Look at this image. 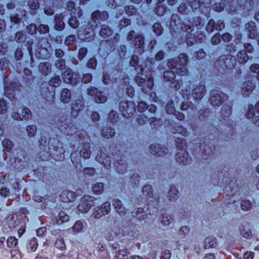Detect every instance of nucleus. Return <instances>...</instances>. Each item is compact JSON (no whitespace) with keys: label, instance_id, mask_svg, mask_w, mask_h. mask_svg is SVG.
<instances>
[{"label":"nucleus","instance_id":"obj_1","mask_svg":"<svg viewBox=\"0 0 259 259\" xmlns=\"http://www.w3.org/2000/svg\"><path fill=\"white\" fill-rule=\"evenodd\" d=\"M205 22L203 19L198 17L195 18L193 22L188 21L186 23H181V20L177 14H174L171 17L170 28L175 32L181 30L187 32L186 42L188 45H192L195 42H201L204 39L202 33Z\"/></svg>","mask_w":259,"mask_h":259},{"label":"nucleus","instance_id":"obj_2","mask_svg":"<svg viewBox=\"0 0 259 259\" xmlns=\"http://www.w3.org/2000/svg\"><path fill=\"white\" fill-rule=\"evenodd\" d=\"M52 123L56 125L60 131L67 135H72L76 133L72 121L67 115L63 113L53 117Z\"/></svg>","mask_w":259,"mask_h":259},{"label":"nucleus","instance_id":"obj_3","mask_svg":"<svg viewBox=\"0 0 259 259\" xmlns=\"http://www.w3.org/2000/svg\"><path fill=\"white\" fill-rule=\"evenodd\" d=\"M143 194L147 199H150L147 204V210L150 214L157 213L158 211V200L153 197L152 187L150 185H145L143 188Z\"/></svg>","mask_w":259,"mask_h":259},{"label":"nucleus","instance_id":"obj_4","mask_svg":"<svg viewBox=\"0 0 259 259\" xmlns=\"http://www.w3.org/2000/svg\"><path fill=\"white\" fill-rule=\"evenodd\" d=\"M177 147L181 149V151L177 153L176 155L177 161L182 164H187L190 163L191 160L189 156L188 153L183 149L186 147V141L184 139L178 138L176 141Z\"/></svg>","mask_w":259,"mask_h":259},{"label":"nucleus","instance_id":"obj_5","mask_svg":"<svg viewBox=\"0 0 259 259\" xmlns=\"http://www.w3.org/2000/svg\"><path fill=\"white\" fill-rule=\"evenodd\" d=\"M235 63V59L232 55H223L215 62V67L219 70L222 69L226 71L233 68Z\"/></svg>","mask_w":259,"mask_h":259},{"label":"nucleus","instance_id":"obj_6","mask_svg":"<svg viewBox=\"0 0 259 259\" xmlns=\"http://www.w3.org/2000/svg\"><path fill=\"white\" fill-rule=\"evenodd\" d=\"M98 203V198L87 195L82 199L81 202L78 205L77 208L79 211L84 213L88 212L93 206H95Z\"/></svg>","mask_w":259,"mask_h":259},{"label":"nucleus","instance_id":"obj_7","mask_svg":"<svg viewBox=\"0 0 259 259\" xmlns=\"http://www.w3.org/2000/svg\"><path fill=\"white\" fill-rule=\"evenodd\" d=\"M119 110L125 118L133 116L136 111V105L134 102L122 101L119 104Z\"/></svg>","mask_w":259,"mask_h":259},{"label":"nucleus","instance_id":"obj_8","mask_svg":"<svg viewBox=\"0 0 259 259\" xmlns=\"http://www.w3.org/2000/svg\"><path fill=\"white\" fill-rule=\"evenodd\" d=\"M135 80L137 84L141 87L142 91L145 93L150 92L154 85L153 79L152 78H149L146 81L145 78L140 76H136Z\"/></svg>","mask_w":259,"mask_h":259},{"label":"nucleus","instance_id":"obj_9","mask_svg":"<svg viewBox=\"0 0 259 259\" xmlns=\"http://www.w3.org/2000/svg\"><path fill=\"white\" fill-rule=\"evenodd\" d=\"M88 26H91V28L88 27L83 29L80 28L78 32V38L80 39L85 41H89L94 38L95 33L94 32V24H91V22L88 24Z\"/></svg>","mask_w":259,"mask_h":259},{"label":"nucleus","instance_id":"obj_10","mask_svg":"<svg viewBox=\"0 0 259 259\" xmlns=\"http://www.w3.org/2000/svg\"><path fill=\"white\" fill-rule=\"evenodd\" d=\"M106 153L107 150L105 148L101 149L100 154L96 157V160L100 163L103 164L106 168H108L111 164V157Z\"/></svg>","mask_w":259,"mask_h":259},{"label":"nucleus","instance_id":"obj_11","mask_svg":"<svg viewBox=\"0 0 259 259\" xmlns=\"http://www.w3.org/2000/svg\"><path fill=\"white\" fill-rule=\"evenodd\" d=\"M228 98L227 95L224 93H218L212 92L210 97V101L213 106H220L224 101Z\"/></svg>","mask_w":259,"mask_h":259},{"label":"nucleus","instance_id":"obj_12","mask_svg":"<svg viewBox=\"0 0 259 259\" xmlns=\"http://www.w3.org/2000/svg\"><path fill=\"white\" fill-rule=\"evenodd\" d=\"M75 153H72L71 155V160L73 164L78 163V161L80 162V156L83 157L84 158H89L91 154V151L90 150V144L89 143L84 144L83 148L80 151V156L78 157L77 159L74 158V156Z\"/></svg>","mask_w":259,"mask_h":259},{"label":"nucleus","instance_id":"obj_13","mask_svg":"<svg viewBox=\"0 0 259 259\" xmlns=\"http://www.w3.org/2000/svg\"><path fill=\"white\" fill-rule=\"evenodd\" d=\"M150 151L155 156H162L167 153L168 149L165 146L156 144L151 145Z\"/></svg>","mask_w":259,"mask_h":259},{"label":"nucleus","instance_id":"obj_14","mask_svg":"<svg viewBox=\"0 0 259 259\" xmlns=\"http://www.w3.org/2000/svg\"><path fill=\"white\" fill-rule=\"evenodd\" d=\"M32 117V114L30 110L25 108L22 110L21 113L13 112L12 113V117L17 120H21L23 119L28 120Z\"/></svg>","mask_w":259,"mask_h":259},{"label":"nucleus","instance_id":"obj_15","mask_svg":"<svg viewBox=\"0 0 259 259\" xmlns=\"http://www.w3.org/2000/svg\"><path fill=\"white\" fill-rule=\"evenodd\" d=\"M225 27V24L222 20H218L217 23H215L213 19L209 20L208 24L206 27V30L208 32H211L215 29L221 30Z\"/></svg>","mask_w":259,"mask_h":259},{"label":"nucleus","instance_id":"obj_16","mask_svg":"<svg viewBox=\"0 0 259 259\" xmlns=\"http://www.w3.org/2000/svg\"><path fill=\"white\" fill-rule=\"evenodd\" d=\"M42 97L49 102H53L55 98V92L54 89L50 91L49 89L48 84H42L41 90Z\"/></svg>","mask_w":259,"mask_h":259},{"label":"nucleus","instance_id":"obj_17","mask_svg":"<svg viewBox=\"0 0 259 259\" xmlns=\"http://www.w3.org/2000/svg\"><path fill=\"white\" fill-rule=\"evenodd\" d=\"M88 94L91 96H95V101L98 103H103L107 101V97L103 92L98 91L97 89L88 90Z\"/></svg>","mask_w":259,"mask_h":259},{"label":"nucleus","instance_id":"obj_18","mask_svg":"<svg viewBox=\"0 0 259 259\" xmlns=\"http://www.w3.org/2000/svg\"><path fill=\"white\" fill-rule=\"evenodd\" d=\"M251 228L249 223L243 222L240 227L241 235L246 238H251L252 237Z\"/></svg>","mask_w":259,"mask_h":259},{"label":"nucleus","instance_id":"obj_19","mask_svg":"<svg viewBox=\"0 0 259 259\" xmlns=\"http://www.w3.org/2000/svg\"><path fill=\"white\" fill-rule=\"evenodd\" d=\"M84 103L82 100H76L72 104L71 114L72 116L76 117L78 115V112L83 109Z\"/></svg>","mask_w":259,"mask_h":259},{"label":"nucleus","instance_id":"obj_20","mask_svg":"<svg viewBox=\"0 0 259 259\" xmlns=\"http://www.w3.org/2000/svg\"><path fill=\"white\" fill-rule=\"evenodd\" d=\"M254 88L255 85L252 81H247L244 82L241 86L242 95L244 97H248Z\"/></svg>","mask_w":259,"mask_h":259},{"label":"nucleus","instance_id":"obj_21","mask_svg":"<svg viewBox=\"0 0 259 259\" xmlns=\"http://www.w3.org/2000/svg\"><path fill=\"white\" fill-rule=\"evenodd\" d=\"M205 93V87L203 84H200L194 88L192 91V95L196 100L201 99Z\"/></svg>","mask_w":259,"mask_h":259},{"label":"nucleus","instance_id":"obj_22","mask_svg":"<svg viewBox=\"0 0 259 259\" xmlns=\"http://www.w3.org/2000/svg\"><path fill=\"white\" fill-rule=\"evenodd\" d=\"M108 16L106 12H100L99 11L94 12L92 14V20L96 24V27L98 25L96 21L98 20L105 21L108 19Z\"/></svg>","mask_w":259,"mask_h":259},{"label":"nucleus","instance_id":"obj_23","mask_svg":"<svg viewBox=\"0 0 259 259\" xmlns=\"http://www.w3.org/2000/svg\"><path fill=\"white\" fill-rule=\"evenodd\" d=\"M112 205L119 214L124 215L126 213V209L119 199H114L112 201Z\"/></svg>","mask_w":259,"mask_h":259},{"label":"nucleus","instance_id":"obj_24","mask_svg":"<svg viewBox=\"0 0 259 259\" xmlns=\"http://www.w3.org/2000/svg\"><path fill=\"white\" fill-rule=\"evenodd\" d=\"M246 29L248 32V36L250 38H256L258 36V33L256 31L255 23L250 21L246 24Z\"/></svg>","mask_w":259,"mask_h":259},{"label":"nucleus","instance_id":"obj_25","mask_svg":"<svg viewBox=\"0 0 259 259\" xmlns=\"http://www.w3.org/2000/svg\"><path fill=\"white\" fill-rule=\"evenodd\" d=\"M155 119V117H148L145 114H141L138 115L137 121L139 125H143L145 124H147L149 123L151 124V123L153 122Z\"/></svg>","mask_w":259,"mask_h":259},{"label":"nucleus","instance_id":"obj_26","mask_svg":"<svg viewBox=\"0 0 259 259\" xmlns=\"http://www.w3.org/2000/svg\"><path fill=\"white\" fill-rule=\"evenodd\" d=\"M212 142L213 141H211V142L209 143L208 142H206V141H205L204 144H200V148L204 151L202 155L204 158L206 159V156H208V157H209V156L211 155L212 153V149L209 145H211Z\"/></svg>","mask_w":259,"mask_h":259},{"label":"nucleus","instance_id":"obj_27","mask_svg":"<svg viewBox=\"0 0 259 259\" xmlns=\"http://www.w3.org/2000/svg\"><path fill=\"white\" fill-rule=\"evenodd\" d=\"M71 94L69 90L63 89L60 92V100L64 104L69 103L71 100Z\"/></svg>","mask_w":259,"mask_h":259},{"label":"nucleus","instance_id":"obj_28","mask_svg":"<svg viewBox=\"0 0 259 259\" xmlns=\"http://www.w3.org/2000/svg\"><path fill=\"white\" fill-rule=\"evenodd\" d=\"M130 64L131 66L134 67L135 69L138 72L139 74H142V72L143 71V68L142 66L139 65V61L138 56L134 55L131 58V61Z\"/></svg>","mask_w":259,"mask_h":259},{"label":"nucleus","instance_id":"obj_29","mask_svg":"<svg viewBox=\"0 0 259 259\" xmlns=\"http://www.w3.org/2000/svg\"><path fill=\"white\" fill-rule=\"evenodd\" d=\"M57 144L58 145H60V148H58V146L57 147V149H54V151H55L56 153H53V152L52 151H50V152L53 154L54 156L56 155V157H55V158H58V160H61L62 159H64V153H65V150L64 149L62 143H60L59 141H57ZM49 149L50 150H51V148L49 147Z\"/></svg>","mask_w":259,"mask_h":259},{"label":"nucleus","instance_id":"obj_30","mask_svg":"<svg viewBox=\"0 0 259 259\" xmlns=\"http://www.w3.org/2000/svg\"><path fill=\"white\" fill-rule=\"evenodd\" d=\"M238 4L244 10L250 11L254 7V2L252 0H237Z\"/></svg>","mask_w":259,"mask_h":259},{"label":"nucleus","instance_id":"obj_31","mask_svg":"<svg viewBox=\"0 0 259 259\" xmlns=\"http://www.w3.org/2000/svg\"><path fill=\"white\" fill-rule=\"evenodd\" d=\"M254 113V109L253 106L249 105L248 107V110L246 114V116L248 118H253L252 122L256 125L259 126V116H255Z\"/></svg>","mask_w":259,"mask_h":259},{"label":"nucleus","instance_id":"obj_32","mask_svg":"<svg viewBox=\"0 0 259 259\" xmlns=\"http://www.w3.org/2000/svg\"><path fill=\"white\" fill-rule=\"evenodd\" d=\"M188 4L192 9H197L200 4H204L206 7L207 5H209L211 0H188Z\"/></svg>","mask_w":259,"mask_h":259},{"label":"nucleus","instance_id":"obj_33","mask_svg":"<svg viewBox=\"0 0 259 259\" xmlns=\"http://www.w3.org/2000/svg\"><path fill=\"white\" fill-rule=\"evenodd\" d=\"M98 203L99 204H96V206H93V215L94 218L99 219L103 215H105L104 213L102 211L101 207L99 206L102 203L101 199L98 198Z\"/></svg>","mask_w":259,"mask_h":259},{"label":"nucleus","instance_id":"obj_34","mask_svg":"<svg viewBox=\"0 0 259 259\" xmlns=\"http://www.w3.org/2000/svg\"><path fill=\"white\" fill-rule=\"evenodd\" d=\"M63 16L62 15H56L54 17L55 21V28L57 30H61L64 28V23L63 21Z\"/></svg>","mask_w":259,"mask_h":259},{"label":"nucleus","instance_id":"obj_35","mask_svg":"<svg viewBox=\"0 0 259 259\" xmlns=\"http://www.w3.org/2000/svg\"><path fill=\"white\" fill-rule=\"evenodd\" d=\"M82 193V191L80 189H78L76 190L75 192L73 193L71 191H63L62 192L61 194V196L62 197L63 195H66L67 196V199L68 201H71V199H73L75 196L77 195H80Z\"/></svg>","mask_w":259,"mask_h":259},{"label":"nucleus","instance_id":"obj_36","mask_svg":"<svg viewBox=\"0 0 259 259\" xmlns=\"http://www.w3.org/2000/svg\"><path fill=\"white\" fill-rule=\"evenodd\" d=\"M112 31L111 28L107 25H102L100 31V35L106 38L111 35Z\"/></svg>","mask_w":259,"mask_h":259},{"label":"nucleus","instance_id":"obj_37","mask_svg":"<svg viewBox=\"0 0 259 259\" xmlns=\"http://www.w3.org/2000/svg\"><path fill=\"white\" fill-rule=\"evenodd\" d=\"M101 135L102 136L108 139L115 135V131L110 126H106L103 127Z\"/></svg>","mask_w":259,"mask_h":259},{"label":"nucleus","instance_id":"obj_38","mask_svg":"<svg viewBox=\"0 0 259 259\" xmlns=\"http://www.w3.org/2000/svg\"><path fill=\"white\" fill-rule=\"evenodd\" d=\"M132 215L134 217L137 218L139 220H143L145 218L144 214V210L143 208H138L134 209L132 212Z\"/></svg>","mask_w":259,"mask_h":259},{"label":"nucleus","instance_id":"obj_39","mask_svg":"<svg viewBox=\"0 0 259 259\" xmlns=\"http://www.w3.org/2000/svg\"><path fill=\"white\" fill-rule=\"evenodd\" d=\"M205 248H213L215 246L216 239L213 236L207 237L204 240Z\"/></svg>","mask_w":259,"mask_h":259},{"label":"nucleus","instance_id":"obj_40","mask_svg":"<svg viewBox=\"0 0 259 259\" xmlns=\"http://www.w3.org/2000/svg\"><path fill=\"white\" fill-rule=\"evenodd\" d=\"M38 68L42 74L46 75L50 70V64L48 62L40 63L38 66Z\"/></svg>","mask_w":259,"mask_h":259},{"label":"nucleus","instance_id":"obj_41","mask_svg":"<svg viewBox=\"0 0 259 259\" xmlns=\"http://www.w3.org/2000/svg\"><path fill=\"white\" fill-rule=\"evenodd\" d=\"M134 42V45L136 47L139 49H143L144 44V38L142 35H138L135 37L134 40L133 41Z\"/></svg>","mask_w":259,"mask_h":259},{"label":"nucleus","instance_id":"obj_42","mask_svg":"<svg viewBox=\"0 0 259 259\" xmlns=\"http://www.w3.org/2000/svg\"><path fill=\"white\" fill-rule=\"evenodd\" d=\"M173 133L175 134H180L184 136H187L188 133L186 128H184L181 125H178L177 126H174L171 130Z\"/></svg>","mask_w":259,"mask_h":259},{"label":"nucleus","instance_id":"obj_43","mask_svg":"<svg viewBox=\"0 0 259 259\" xmlns=\"http://www.w3.org/2000/svg\"><path fill=\"white\" fill-rule=\"evenodd\" d=\"M168 195L169 200L171 201H175L177 199L178 197V191L175 186H172L170 187Z\"/></svg>","mask_w":259,"mask_h":259},{"label":"nucleus","instance_id":"obj_44","mask_svg":"<svg viewBox=\"0 0 259 259\" xmlns=\"http://www.w3.org/2000/svg\"><path fill=\"white\" fill-rule=\"evenodd\" d=\"M225 3L226 2V3H218L215 4L213 6V9L217 12H220L223 11L224 9L225 5H227L230 7L231 6V5H230L232 0H222Z\"/></svg>","mask_w":259,"mask_h":259},{"label":"nucleus","instance_id":"obj_45","mask_svg":"<svg viewBox=\"0 0 259 259\" xmlns=\"http://www.w3.org/2000/svg\"><path fill=\"white\" fill-rule=\"evenodd\" d=\"M69 219V216L63 211H61L59 214L57 219V224L61 225L63 223L67 222Z\"/></svg>","mask_w":259,"mask_h":259},{"label":"nucleus","instance_id":"obj_46","mask_svg":"<svg viewBox=\"0 0 259 259\" xmlns=\"http://www.w3.org/2000/svg\"><path fill=\"white\" fill-rule=\"evenodd\" d=\"M64 81L67 83H72V73L71 69H67L62 74Z\"/></svg>","mask_w":259,"mask_h":259},{"label":"nucleus","instance_id":"obj_47","mask_svg":"<svg viewBox=\"0 0 259 259\" xmlns=\"http://www.w3.org/2000/svg\"><path fill=\"white\" fill-rule=\"evenodd\" d=\"M237 57L240 63H245L248 60V56L245 51H239L237 54Z\"/></svg>","mask_w":259,"mask_h":259},{"label":"nucleus","instance_id":"obj_48","mask_svg":"<svg viewBox=\"0 0 259 259\" xmlns=\"http://www.w3.org/2000/svg\"><path fill=\"white\" fill-rule=\"evenodd\" d=\"M119 74L118 75L117 82H121V85L126 86L129 84V78L127 77H125L124 73L119 72Z\"/></svg>","mask_w":259,"mask_h":259},{"label":"nucleus","instance_id":"obj_49","mask_svg":"<svg viewBox=\"0 0 259 259\" xmlns=\"http://www.w3.org/2000/svg\"><path fill=\"white\" fill-rule=\"evenodd\" d=\"M174 218L171 215L163 214L161 218V222L164 226H168L172 222Z\"/></svg>","mask_w":259,"mask_h":259},{"label":"nucleus","instance_id":"obj_50","mask_svg":"<svg viewBox=\"0 0 259 259\" xmlns=\"http://www.w3.org/2000/svg\"><path fill=\"white\" fill-rule=\"evenodd\" d=\"M104 185L103 183H97L92 188L93 192L96 194H100L103 192Z\"/></svg>","mask_w":259,"mask_h":259},{"label":"nucleus","instance_id":"obj_51","mask_svg":"<svg viewBox=\"0 0 259 259\" xmlns=\"http://www.w3.org/2000/svg\"><path fill=\"white\" fill-rule=\"evenodd\" d=\"M167 10V7L163 4H156V14L162 16L164 15Z\"/></svg>","mask_w":259,"mask_h":259},{"label":"nucleus","instance_id":"obj_52","mask_svg":"<svg viewBox=\"0 0 259 259\" xmlns=\"http://www.w3.org/2000/svg\"><path fill=\"white\" fill-rule=\"evenodd\" d=\"M7 245L10 248H14L18 244V239L13 236L9 237L7 240Z\"/></svg>","mask_w":259,"mask_h":259},{"label":"nucleus","instance_id":"obj_53","mask_svg":"<svg viewBox=\"0 0 259 259\" xmlns=\"http://www.w3.org/2000/svg\"><path fill=\"white\" fill-rule=\"evenodd\" d=\"M61 83V80L59 76H56L52 78L49 81L48 85H51L54 88L58 87Z\"/></svg>","mask_w":259,"mask_h":259},{"label":"nucleus","instance_id":"obj_54","mask_svg":"<svg viewBox=\"0 0 259 259\" xmlns=\"http://www.w3.org/2000/svg\"><path fill=\"white\" fill-rule=\"evenodd\" d=\"M117 81V77L112 78L110 75L107 73H104L103 77V82L106 84H109L110 83H114Z\"/></svg>","mask_w":259,"mask_h":259},{"label":"nucleus","instance_id":"obj_55","mask_svg":"<svg viewBox=\"0 0 259 259\" xmlns=\"http://www.w3.org/2000/svg\"><path fill=\"white\" fill-rule=\"evenodd\" d=\"M175 73L172 71L167 70L163 73V78L166 81H171L175 79Z\"/></svg>","mask_w":259,"mask_h":259},{"label":"nucleus","instance_id":"obj_56","mask_svg":"<svg viewBox=\"0 0 259 259\" xmlns=\"http://www.w3.org/2000/svg\"><path fill=\"white\" fill-rule=\"evenodd\" d=\"M190 230L186 226L182 227L179 232V237L180 239H185L189 233Z\"/></svg>","mask_w":259,"mask_h":259},{"label":"nucleus","instance_id":"obj_57","mask_svg":"<svg viewBox=\"0 0 259 259\" xmlns=\"http://www.w3.org/2000/svg\"><path fill=\"white\" fill-rule=\"evenodd\" d=\"M252 207V203L249 200H243L241 203V208L243 211H248Z\"/></svg>","mask_w":259,"mask_h":259},{"label":"nucleus","instance_id":"obj_58","mask_svg":"<svg viewBox=\"0 0 259 259\" xmlns=\"http://www.w3.org/2000/svg\"><path fill=\"white\" fill-rule=\"evenodd\" d=\"M25 32L23 31H19L16 33L15 40L18 42H24L26 39Z\"/></svg>","mask_w":259,"mask_h":259},{"label":"nucleus","instance_id":"obj_59","mask_svg":"<svg viewBox=\"0 0 259 259\" xmlns=\"http://www.w3.org/2000/svg\"><path fill=\"white\" fill-rule=\"evenodd\" d=\"M180 66H185L188 61V57L185 54H180L177 58Z\"/></svg>","mask_w":259,"mask_h":259},{"label":"nucleus","instance_id":"obj_60","mask_svg":"<svg viewBox=\"0 0 259 259\" xmlns=\"http://www.w3.org/2000/svg\"><path fill=\"white\" fill-rule=\"evenodd\" d=\"M153 30L156 35H160L162 33L163 29L161 24L160 23L156 22L153 25Z\"/></svg>","mask_w":259,"mask_h":259},{"label":"nucleus","instance_id":"obj_61","mask_svg":"<svg viewBox=\"0 0 259 259\" xmlns=\"http://www.w3.org/2000/svg\"><path fill=\"white\" fill-rule=\"evenodd\" d=\"M165 110L167 114H173L176 111L174 106V103L172 101H169L168 102L166 107Z\"/></svg>","mask_w":259,"mask_h":259},{"label":"nucleus","instance_id":"obj_62","mask_svg":"<svg viewBox=\"0 0 259 259\" xmlns=\"http://www.w3.org/2000/svg\"><path fill=\"white\" fill-rule=\"evenodd\" d=\"M83 228V223L80 221H78L76 222L75 224L72 227L73 231L75 233H78L82 231Z\"/></svg>","mask_w":259,"mask_h":259},{"label":"nucleus","instance_id":"obj_63","mask_svg":"<svg viewBox=\"0 0 259 259\" xmlns=\"http://www.w3.org/2000/svg\"><path fill=\"white\" fill-rule=\"evenodd\" d=\"M109 119L112 123H116L119 120L118 113L115 111H111L109 114Z\"/></svg>","mask_w":259,"mask_h":259},{"label":"nucleus","instance_id":"obj_64","mask_svg":"<svg viewBox=\"0 0 259 259\" xmlns=\"http://www.w3.org/2000/svg\"><path fill=\"white\" fill-rule=\"evenodd\" d=\"M3 145L4 148L9 152L13 146V143L10 140L5 139L3 141Z\"/></svg>","mask_w":259,"mask_h":259}]
</instances>
